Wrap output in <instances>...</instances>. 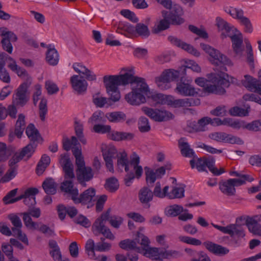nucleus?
<instances>
[{
  "instance_id": "nucleus-1",
  "label": "nucleus",
  "mask_w": 261,
  "mask_h": 261,
  "mask_svg": "<svg viewBox=\"0 0 261 261\" xmlns=\"http://www.w3.org/2000/svg\"><path fill=\"white\" fill-rule=\"evenodd\" d=\"M103 83L107 92L110 96L109 99L113 102L118 101L121 97L118 86L131 85L132 91L126 94L125 98L128 103L133 106L145 103V95L149 91L144 79L127 72L119 75H106L103 77Z\"/></svg>"
},
{
  "instance_id": "nucleus-2",
  "label": "nucleus",
  "mask_w": 261,
  "mask_h": 261,
  "mask_svg": "<svg viewBox=\"0 0 261 261\" xmlns=\"http://www.w3.org/2000/svg\"><path fill=\"white\" fill-rule=\"evenodd\" d=\"M200 46L211 57L210 61L212 64L216 66L215 70L218 72L217 74L221 78L218 81V84L221 87L223 86L228 87L229 86V82L225 79V76H228V75L224 73V71H226L225 65L232 66V63L226 56L210 45L201 43Z\"/></svg>"
},
{
  "instance_id": "nucleus-3",
  "label": "nucleus",
  "mask_w": 261,
  "mask_h": 261,
  "mask_svg": "<svg viewBox=\"0 0 261 261\" xmlns=\"http://www.w3.org/2000/svg\"><path fill=\"white\" fill-rule=\"evenodd\" d=\"M186 65L181 66L179 70H166L158 77H155V82L158 87L162 90L168 89L170 87L169 83L177 80L180 75H185L188 69L193 71L200 72L201 68L194 61L190 60L186 63Z\"/></svg>"
},
{
  "instance_id": "nucleus-4",
  "label": "nucleus",
  "mask_w": 261,
  "mask_h": 261,
  "mask_svg": "<svg viewBox=\"0 0 261 261\" xmlns=\"http://www.w3.org/2000/svg\"><path fill=\"white\" fill-rule=\"evenodd\" d=\"M152 98L158 103L165 104L173 108H187L199 106L200 104L199 99L185 98L175 99L172 95L156 94L152 96Z\"/></svg>"
},
{
  "instance_id": "nucleus-5",
  "label": "nucleus",
  "mask_w": 261,
  "mask_h": 261,
  "mask_svg": "<svg viewBox=\"0 0 261 261\" xmlns=\"http://www.w3.org/2000/svg\"><path fill=\"white\" fill-rule=\"evenodd\" d=\"M245 220H246V218L240 217L236 219L235 224H229L225 227L214 223H212V225L222 232L229 234L232 238L236 237L237 240L236 241V243L238 244V241L245 236L244 228V226L246 225V223L244 222Z\"/></svg>"
},
{
  "instance_id": "nucleus-6",
  "label": "nucleus",
  "mask_w": 261,
  "mask_h": 261,
  "mask_svg": "<svg viewBox=\"0 0 261 261\" xmlns=\"http://www.w3.org/2000/svg\"><path fill=\"white\" fill-rule=\"evenodd\" d=\"M190 164L192 169L196 168L199 172L206 171V168L207 167L209 170L216 176H218L225 172L223 168L219 170L215 167V160L212 156L208 158L203 157L197 158L196 160L193 159L190 160Z\"/></svg>"
},
{
  "instance_id": "nucleus-7",
  "label": "nucleus",
  "mask_w": 261,
  "mask_h": 261,
  "mask_svg": "<svg viewBox=\"0 0 261 261\" xmlns=\"http://www.w3.org/2000/svg\"><path fill=\"white\" fill-rule=\"evenodd\" d=\"M110 210L109 209L106 212L101 214V216L98 218L92 226V230L95 236L102 234L105 238L113 240L115 236L112 233L110 229L106 226L105 224L110 217Z\"/></svg>"
},
{
  "instance_id": "nucleus-8",
  "label": "nucleus",
  "mask_w": 261,
  "mask_h": 261,
  "mask_svg": "<svg viewBox=\"0 0 261 261\" xmlns=\"http://www.w3.org/2000/svg\"><path fill=\"white\" fill-rule=\"evenodd\" d=\"M30 83H22L16 90L15 94L13 97V104L23 107L27 104L30 99V94L28 88L31 86Z\"/></svg>"
},
{
  "instance_id": "nucleus-9",
  "label": "nucleus",
  "mask_w": 261,
  "mask_h": 261,
  "mask_svg": "<svg viewBox=\"0 0 261 261\" xmlns=\"http://www.w3.org/2000/svg\"><path fill=\"white\" fill-rule=\"evenodd\" d=\"M180 81L176 84L175 92L183 96H194L197 94L195 88L192 85V81L186 79L184 75H180Z\"/></svg>"
},
{
  "instance_id": "nucleus-10",
  "label": "nucleus",
  "mask_w": 261,
  "mask_h": 261,
  "mask_svg": "<svg viewBox=\"0 0 261 261\" xmlns=\"http://www.w3.org/2000/svg\"><path fill=\"white\" fill-rule=\"evenodd\" d=\"M142 109L145 115L155 121H165L174 117L172 113L166 110H161L148 107H143Z\"/></svg>"
},
{
  "instance_id": "nucleus-11",
  "label": "nucleus",
  "mask_w": 261,
  "mask_h": 261,
  "mask_svg": "<svg viewBox=\"0 0 261 261\" xmlns=\"http://www.w3.org/2000/svg\"><path fill=\"white\" fill-rule=\"evenodd\" d=\"M95 195V190L94 188H90L83 192L78 197L75 196L73 198V201L75 203H81L83 204H88V208L94 205L93 198Z\"/></svg>"
},
{
  "instance_id": "nucleus-12",
  "label": "nucleus",
  "mask_w": 261,
  "mask_h": 261,
  "mask_svg": "<svg viewBox=\"0 0 261 261\" xmlns=\"http://www.w3.org/2000/svg\"><path fill=\"white\" fill-rule=\"evenodd\" d=\"M168 40L173 45L186 50L189 54L194 55L195 57H199L200 53L193 46L182 41L180 39L173 36L168 37Z\"/></svg>"
},
{
  "instance_id": "nucleus-13",
  "label": "nucleus",
  "mask_w": 261,
  "mask_h": 261,
  "mask_svg": "<svg viewBox=\"0 0 261 261\" xmlns=\"http://www.w3.org/2000/svg\"><path fill=\"white\" fill-rule=\"evenodd\" d=\"M224 37H229L231 38L232 43V47L234 52L238 55L242 54L243 49L242 45L243 44V35L239 31H234L228 34H222Z\"/></svg>"
},
{
  "instance_id": "nucleus-14",
  "label": "nucleus",
  "mask_w": 261,
  "mask_h": 261,
  "mask_svg": "<svg viewBox=\"0 0 261 261\" xmlns=\"http://www.w3.org/2000/svg\"><path fill=\"white\" fill-rule=\"evenodd\" d=\"M76 173L77 180L83 187H86V182L91 180L94 177L93 171L90 167L76 169Z\"/></svg>"
},
{
  "instance_id": "nucleus-15",
  "label": "nucleus",
  "mask_w": 261,
  "mask_h": 261,
  "mask_svg": "<svg viewBox=\"0 0 261 261\" xmlns=\"http://www.w3.org/2000/svg\"><path fill=\"white\" fill-rule=\"evenodd\" d=\"M242 84L249 90L253 91L261 95V81L249 75H245Z\"/></svg>"
},
{
  "instance_id": "nucleus-16",
  "label": "nucleus",
  "mask_w": 261,
  "mask_h": 261,
  "mask_svg": "<svg viewBox=\"0 0 261 261\" xmlns=\"http://www.w3.org/2000/svg\"><path fill=\"white\" fill-rule=\"evenodd\" d=\"M70 83L73 90L78 94L85 92L87 90L88 84L83 76L73 75L70 77Z\"/></svg>"
},
{
  "instance_id": "nucleus-17",
  "label": "nucleus",
  "mask_w": 261,
  "mask_h": 261,
  "mask_svg": "<svg viewBox=\"0 0 261 261\" xmlns=\"http://www.w3.org/2000/svg\"><path fill=\"white\" fill-rule=\"evenodd\" d=\"M118 154L116 148L114 146L108 147L103 152L106 167L110 172H114L113 159L117 158Z\"/></svg>"
},
{
  "instance_id": "nucleus-18",
  "label": "nucleus",
  "mask_w": 261,
  "mask_h": 261,
  "mask_svg": "<svg viewBox=\"0 0 261 261\" xmlns=\"http://www.w3.org/2000/svg\"><path fill=\"white\" fill-rule=\"evenodd\" d=\"M203 245L207 250L215 255H224L227 254L229 251V249L226 247L211 241L204 242Z\"/></svg>"
},
{
  "instance_id": "nucleus-19",
  "label": "nucleus",
  "mask_w": 261,
  "mask_h": 261,
  "mask_svg": "<svg viewBox=\"0 0 261 261\" xmlns=\"http://www.w3.org/2000/svg\"><path fill=\"white\" fill-rule=\"evenodd\" d=\"M8 66L11 70L15 72L18 76L25 81L23 83L30 82V84H32V79L25 69L18 66L16 63L14 62V63L9 64Z\"/></svg>"
},
{
  "instance_id": "nucleus-20",
  "label": "nucleus",
  "mask_w": 261,
  "mask_h": 261,
  "mask_svg": "<svg viewBox=\"0 0 261 261\" xmlns=\"http://www.w3.org/2000/svg\"><path fill=\"white\" fill-rule=\"evenodd\" d=\"M25 134L30 140V143L37 144L38 145L42 137L38 131L33 123H30L26 127Z\"/></svg>"
},
{
  "instance_id": "nucleus-21",
  "label": "nucleus",
  "mask_w": 261,
  "mask_h": 261,
  "mask_svg": "<svg viewBox=\"0 0 261 261\" xmlns=\"http://www.w3.org/2000/svg\"><path fill=\"white\" fill-rule=\"evenodd\" d=\"M72 67L74 70L80 74L85 75V78L88 81H95L96 79V75L86 66L81 63H74Z\"/></svg>"
},
{
  "instance_id": "nucleus-22",
  "label": "nucleus",
  "mask_w": 261,
  "mask_h": 261,
  "mask_svg": "<svg viewBox=\"0 0 261 261\" xmlns=\"http://www.w3.org/2000/svg\"><path fill=\"white\" fill-rule=\"evenodd\" d=\"M39 193V190L36 188H30L25 190V196L23 200L24 203L29 208L34 206L36 203L35 195Z\"/></svg>"
},
{
  "instance_id": "nucleus-23",
  "label": "nucleus",
  "mask_w": 261,
  "mask_h": 261,
  "mask_svg": "<svg viewBox=\"0 0 261 261\" xmlns=\"http://www.w3.org/2000/svg\"><path fill=\"white\" fill-rule=\"evenodd\" d=\"M47 50L46 53V62L52 66L57 65L59 62V56L57 50L52 47L51 44L47 47Z\"/></svg>"
},
{
  "instance_id": "nucleus-24",
  "label": "nucleus",
  "mask_w": 261,
  "mask_h": 261,
  "mask_svg": "<svg viewBox=\"0 0 261 261\" xmlns=\"http://www.w3.org/2000/svg\"><path fill=\"white\" fill-rule=\"evenodd\" d=\"M153 194L152 191L148 187H144L141 188L139 193V199L143 204H147L149 207V202L152 201Z\"/></svg>"
},
{
  "instance_id": "nucleus-25",
  "label": "nucleus",
  "mask_w": 261,
  "mask_h": 261,
  "mask_svg": "<svg viewBox=\"0 0 261 261\" xmlns=\"http://www.w3.org/2000/svg\"><path fill=\"white\" fill-rule=\"evenodd\" d=\"M246 225L247 226L249 231L254 235L261 236V224L255 220V219L251 217H247L245 220Z\"/></svg>"
},
{
  "instance_id": "nucleus-26",
  "label": "nucleus",
  "mask_w": 261,
  "mask_h": 261,
  "mask_svg": "<svg viewBox=\"0 0 261 261\" xmlns=\"http://www.w3.org/2000/svg\"><path fill=\"white\" fill-rule=\"evenodd\" d=\"M216 22L219 30L223 32L221 34L223 38H224V35H222L223 33L228 34L234 31H237L236 28L230 26L228 23L220 17H218L216 18Z\"/></svg>"
},
{
  "instance_id": "nucleus-27",
  "label": "nucleus",
  "mask_w": 261,
  "mask_h": 261,
  "mask_svg": "<svg viewBox=\"0 0 261 261\" xmlns=\"http://www.w3.org/2000/svg\"><path fill=\"white\" fill-rule=\"evenodd\" d=\"M72 179H66L61 184V189L62 191L69 194L71 196V199L75 196H78L79 191L76 188H73Z\"/></svg>"
},
{
  "instance_id": "nucleus-28",
  "label": "nucleus",
  "mask_w": 261,
  "mask_h": 261,
  "mask_svg": "<svg viewBox=\"0 0 261 261\" xmlns=\"http://www.w3.org/2000/svg\"><path fill=\"white\" fill-rule=\"evenodd\" d=\"M184 138H181L178 141L179 147L180 149L181 154L187 158H196L194 150L190 148L189 144L184 142Z\"/></svg>"
},
{
  "instance_id": "nucleus-29",
  "label": "nucleus",
  "mask_w": 261,
  "mask_h": 261,
  "mask_svg": "<svg viewBox=\"0 0 261 261\" xmlns=\"http://www.w3.org/2000/svg\"><path fill=\"white\" fill-rule=\"evenodd\" d=\"M42 187L47 195H54L57 192V184L52 178H46L43 182Z\"/></svg>"
},
{
  "instance_id": "nucleus-30",
  "label": "nucleus",
  "mask_w": 261,
  "mask_h": 261,
  "mask_svg": "<svg viewBox=\"0 0 261 261\" xmlns=\"http://www.w3.org/2000/svg\"><path fill=\"white\" fill-rule=\"evenodd\" d=\"M219 189L224 194L227 196H233L236 193V189L234 188L229 179L222 181L219 182Z\"/></svg>"
},
{
  "instance_id": "nucleus-31",
  "label": "nucleus",
  "mask_w": 261,
  "mask_h": 261,
  "mask_svg": "<svg viewBox=\"0 0 261 261\" xmlns=\"http://www.w3.org/2000/svg\"><path fill=\"white\" fill-rule=\"evenodd\" d=\"M25 116L23 114L18 115V119L15 125V133L16 136L20 138L22 137L23 131L25 129Z\"/></svg>"
},
{
  "instance_id": "nucleus-32",
  "label": "nucleus",
  "mask_w": 261,
  "mask_h": 261,
  "mask_svg": "<svg viewBox=\"0 0 261 261\" xmlns=\"http://www.w3.org/2000/svg\"><path fill=\"white\" fill-rule=\"evenodd\" d=\"M162 15L164 18H167L170 23L173 25H180L185 22V19L182 17V16L168 13V12L166 10L162 11Z\"/></svg>"
},
{
  "instance_id": "nucleus-33",
  "label": "nucleus",
  "mask_w": 261,
  "mask_h": 261,
  "mask_svg": "<svg viewBox=\"0 0 261 261\" xmlns=\"http://www.w3.org/2000/svg\"><path fill=\"white\" fill-rule=\"evenodd\" d=\"M106 117L111 122L119 123L125 120L126 115L122 112H113L107 113Z\"/></svg>"
},
{
  "instance_id": "nucleus-34",
  "label": "nucleus",
  "mask_w": 261,
  "mask_h": 261,
  "mask_svg": "<svg viewBox=\"0 0 261 261\" xmlns=\"http://www.w3.org/2000/svg\"><path fill=\"white\" fill-rule=\"evenodd\" d=\"M135 32L142 38H147L150 35L147 25L143 23H138L135 27Z\"/></svg>"
},
{
  "instance_id": "nucleus-35",
  "label": "nucleus",
  "mask_w": 261,
  "mask_h": 261,
  "mask_svg": "<svg viewBox=\"0 0 261 261\" xmlns=\"http://www.w3.org/2000/svg\"><path fill=\"white\" fill-rule=\"evenodd\" d=\"M8 218L13 226L11 229L14 233H15L17 230L21 229L22 223L20 218L16 214H10L8 215Z\"/></svg>"
},
{
  "instance_id": "nucleus-36",
  "label": "nucleus",
  "mask_w": 261,
  "mask_h": 261,
  "mask_svg": "<svg viewBox=\"0 0 261 261\" xmlns=\"http://www.w3.org/2000/svg\"><path fill=\"white\" fill-rule=\"evenodd\" d=\"M183 212H188V210H184L182 206L177 204L170 205L166 210V215L170 217H176Z\"/></svg>"
},
{
  "instance_id": "nucleus-37",
  "label": "nucleus",
  "mask_w": 261,
  "mask_h": 261,
  "mask_svg": "<svg viewBox=\"0 0 261 261\" xmlns=\"http://www.w3.org/2000/svg\"><path fill=\"white\" fill-rule=\"evenodd\" d=\"M104 113L99 110L95 112L89 118L88 122L91 124H97L106 122V120L103 118Z\"/></svg>"
},
{
  "instance_id": "nucleus-38",
  "label": "nucleus",
  "mask_w": 261,
  "mask_h": 261,
  "mask_svg": "<svg viewBox=\"0 0 261 261\" xmlns=\"http://www.w3.org/2000/svg\"><path fill=\"white\" fill-rule=\"evenodd\" d=\"M20 215L22 216L23 223L27 228L29 229H37L38 228V223L32 220V217L25 212L21 213Z\"/></svg>"
},
{
  "instance_id": "nucleus-39",
  "label": "nucleus",
  "mask_w": 261,
  "mask_h": 261,
  "mask_svg": "<svg viewBox=\"0 0 261 261\" xmlns=\"http://www.w3.org/2000/svg\"><path fill=\"white\" fill-rule=\"evenodd\" d=\"M37 146V144L30 143L27 146L23 147L21 150L18 152V153L22 159L25 156H27V158L29 159L32 156V154L35 152Z\"/></svg>"
},
{
  "instance_id": "nucleus-40",
  "label": "nucleus",
  "mask_w": 261,
  "mask_h": 261,
  "mask_svg": "<svg viewBox=\"0 0 261 261\" xmlns=\"http://www.w3.org/2000/svg\"><path fill=\"white\" fill-rule=\"evenodd\" d=\"M181 256V253L175 250H167L162 249L161 250V257L163 259H171Z\"/></svg>"
},
{
  "instance_id": "nucleus-41",
  "label": "nucleus",
  "mask_w": 261,
  "mask_h": 261,
  "mask_svg": "<svg viewBox=\"0 0 261 261\" xmlns=\"http://www.w3.org/2000/svg\"><path fill=\"white\" fill-rule=\"evenodd\" d=\"M259 125L258 120H254L250 123L240 120V129L242 128L249 131L257 132L259 131Z\"/></svg>"
},
{
  "instance_id": "nucleus-42",
  "label": "nucleus",
  "mask_w": 261,
  "mask_h": 261,
  "mask_svg": "<svg viewBox=\"0 0 261 261\" xmlns=\"http://www.w3.org/2000/svg\"><path fill=\"white\" fill-rule=\"evenodd\" d=\"M119 187L117 179L114 177L108 178L105 184V188L111 192H114L117 191Z\"/></svg>"
},
{
  "instance_id": "nucleus-43",
  "label": "nucleus",
  "mask_w": 261,
  "mask_h": 261,
  "mask_svg": "<svg viewBox=\"0 0 261 261\" xmlns=\"http://www.w3.org/2000/svg\"><path fill=\"white\" fill-rule=\"evenodd\" d=\"M83 124L80 121H75L74 129L75 134L80 142L83 144H86L87 140L83 134Z\"/></svg>"
},
{
  "instance_id": "nucleus-44",
  "label": "nucleus",
  "mask_w": 261,
  "mask_h": 261,
  "mask_svg": "<svg viewBox=\"0 0 261 261\" xmlns=\"http://www.w3.org/2000/svg\"><path fill=\"white\" fill-rule=\"evenodd\" d=\"M204 91L208 93H214L218 95H223L226 92L225 89L220 86L215 85H207L204 88Z\"/></svg>"
},
{
  "instance_id": "nucleus-45",
  "label": "nucleus",
  "mask_w": 261,
  "mask_h": 261,
  "mask_svg": "<svg viewBox=\"0 0 261 261\" xmlns=\"http://www.w3.org/2000/svg\"><path fill=\"white\" fill-rule=\"evenodd\" d=\"M138 129L141 133H146L150 131V125L148 119L145 117H141L138 122Z\"/></svg>"
},
{
  "instance_id": "nucleus-46",
  "label": "nucleus",
  "mask_w": 261,
  "mask_h": 261,
  "mask_svg": "<svg viewBox=\"0 0 261 261\" xmlns=\"http://www.w3.org/2000/svg\"><path fill=\"white\" fill-rule=\"evenodd\" d=\"M144 170L146 175V181L148 186H152L158 179L154 171L148 167H145Z\"/></svg>"
},
{
  "instance_id": "nucleus-47",
  "label": "nucleus",
  "mask_w": 261,
  "mask_h": 261,
  "mask_svg": "<svg viewBox=\"0 0 261 261\" xmlns=\"http://www.w3.org/2000/svg\"><path fill=\"white\" fill-rule=\"evenodd\" d=\"M16 41H13L11 38H3L1 41L3 49L9 54H11L13 49L11 42H15Z\"/></svg>"
},
{
  "instance_id": "nucleus-48",
  "label": "nucleus",
  "mask_w": 261,
  "mask_h": 261,
  "mask_svg": "<svg viewBox=\"0 0 261 261\" xmlns=\"http://www.w3.org/2000/svg\"><path fill=\"white\" fill-rule=\"evenodd\" d=\"M95 245L92 239H89L85 244V250L87 252L89 256H91V258L93 259H97L95 256L94 250Z\"/></svg>"
},
{
  "instance_id": "nucleus-49",
  "label": "nucleus",
  "mask_w": 261,
  "mask_h": 261,
  "mask_svg": "<svg viewBox=\"0 0 261 261\" xmlns=\"http://www.w3.org/2000/svg\"><path fill=\"white\" fill-rule=\"evenodd\" d=\"M211 118L208 117H203L199 119L197 123L195 125V129L196 132H203L205 130L206 126L210 124Z\"/></svg>"
},
{
  "instance_id": "nucleus-50",
  "label": "nucleus",
  "mask_w": 261,
  "mask_h": 261,
  "mask_svg": "<svg viewBox=\"0 0 261 261\" xmlns=\"http://www.w3.org/2000/svg\"><path fill=\"white\" fill-rule=\"evenodd\" d=\"M170 21L167 18H164L160 21L156 26H154L153 33L157 34L160 32L168 29L170 27Z\"/></svg>"
},
{
  "instance_id": "nucleus-51",
  "label": "nucleus",
  "mask_w": 261,
  "mask_h": 261,
  "mask_svg": "<svg viewBox=\"0 0 261 261\" xmlns=\"http://www.w3.org/2000/svg\"><path fill=\"white\" fill-rule=\"evenodd\" d=\"M119 245L121 248L124 250L138 249L136 240H124L121 241Z\"/></svg>"
},
{
  "instance_id": "nucleus-52",
  "label": "nucleus",
  "mask_w": 261,
  "mask_h": 261,
  "mask_svg": "<svg viewBox=\"0 0 261 261\" xmlns=\"http://www.w3.org/2000/svg\"><path fill=\"white\" fill-rule=\"evenodd\" d=\"M240 120L231 118H224L222 120V125H226L235 129H240Z\"/></svg>"
},
{
  "instance_id": "nucleus-53",
  "label": "nucleus",
  "mask_w": 261,
  "mask_h": 261,
  "mask_svg": "<svg viewBox=\"0 0 261 261\" xmlns=\"http://www.w3.org/2000/svg\"><path fill=\"white\" fill-rule=\"evenodd\" d=\"M229 113L232 116H246L248 115L249 111L239 107H234L229 110Z\"/></svg>"
},
{
  "instance_id": "nucleus-54",
  "label": "nucleus",
  "mask_w": 261,
  "mask_h": 261,
  "mask_svg": "<svg viewBox=\"0 0 261 261\" xmlns=\"http://www.w3.org/2000/svg\"><path fill=\"white\" fill-rule=\"evenodd\" d=\"M225 11L231 16L233 18L239 19L244 15L243 11L241 9L230 7L226 8Z\"/></svg>"
},
{
  "instance_id": "nucleus-55",
  "label": "nucleus",
  "mask_w": 261,
  "mask_h": 261,
  "mask_svg": "<svg viewBox=\"0 0 261 261\" xmlns=\"http://www.w3.org/2000/svg\"><path fill=\"white\" fill-rule=\"evenodd\" d=\"M117 158V166L119 169L123 168L126 164L129 163L127 154L124 151L119 153Z\"/></svg>"
},
{
  "instance_id": "nucleus-56",
  "label": "nucleus",
  "mask_w": 261,
  "mask_h": 261,
  "mask_svg": "<svg viewBox=\"0 0 261 261\" xmlns=\"http://www.w3.org/2000/svg\"><path fill=\"white\" fill-rule=\"evenodd\" d=\"M45 88L49 95L56 94L59 91L58 86L51 80H47L45 82Z\"/></svg>"
},
{
  "instance_id": "nucleus-57",
  "label": "nucleus",
  "mask_w": 261,
  "mask_h": 261,
  "mask_svg": "<svg viewBox=\"0 0 261 261\" xmlns=\"http://www.w3.org/2000/svg\"><path fill=\"white\" fill-rule=\"evenodd\" d=\"M178 240L180 242L194 246H199L202 244L200 240L188 236H180L178 237Z\"/></svg>"
},
{
  "instance_id": "nucleus-58",
  "label": "nucleus",
  "mask_w": 261,
  "mask_h": 261,
  "mask_svg": "<svg viewBox=\"0 0 261 261\" xmlns=\"http://www.w3.org/2000/svg\"><path fill=\"white\" fill-rule=\"evenodd\" d=\"M47 99L42 98L39 103V116L42 121H44L45 119V115L47 112Z\"/></svg>"
},
{
  "instance_id": "nucleus-59",
  "label": "nucleus",
  "mask_w": 261,
  "mask_h": 261,
  "mask_svg": "<svg viewBox=\"0 0 261 261\" xmlns=\"http://www.w3.org/2000/svg\"><path fill=\"white\" fill-rule=\"evenodd\" d=\"M111 130V127L109 125L97 124H95L93 127V131L98 134H109Z\"/></svg>"
},
{
  "instance_id": "nucleus-60",
  "label": "nucleus",
  "mask_w": 261,
  "mask_h": 261,
  "mask_svg": "<svg viewBox=\"0 0 261 261\" xmlns=\"http://www.w3.org/2000/svg\"><path fill=\"white\" fill-rule=\"evenodd\" d=\"M93 102L97 107L102 108L107 103L108 99L100 96L99 93H97L93 96Z\"/></svg>"
},
{
  "instance_id": "nucleus-61",
  "label": "nucleus",
  "mask_w": 261,
  "mask_h": 261,
  "mask_svg": "<svg viewBox=\"0 0 261 261\" xmlns=\"http://www.w3.org/2000/svg\"><path fill=\"white\" fill-rule=\"evenodd\" d=\"M17 191L18 189L16 188L9 192L3 198L4 203L6 205L14 203V202L12 201L14 199V197L16 195Z\"/></svg>"
},
{
  "instance_id": "nucleus-62",
  "label": "nucleus",
  "mask_w": 261,
  "mask_h": 261,
  "mask_svg": "<svg viewBox=\"0 0 261 261\" xmlns=\"http://www.w3.org/2000/svg\"><path fill=\"white\" fill-rule=\"evenodd\" d=\"M184 192L183 188L174 187L169 194V197L170 199L181 198L184 196Z\"/></svg>"
},
{
  "instance_id": "nucleus-63",
  "label": "nucleus",
  "mask_w": 261,
  "mask_h": 261,
  "mask_svg": "<svg viewBox=\"0 0 261 261\" xmlns=\"http://www.w3.org/2000/svg\"><path fill=\"white\" fill-rule=\"evenodd\" d=\"M0 36L3 38H11L13 41H17L18 38L13 32L8 31L5 27L0 28Z\"/></svg>"
},
{
  "instance_id": "nucleus-64",
  "label": "nucleus",
  "mask_w": 261,
  "mask_h": 261,
  "mask_svg": "<svg viewBox=\"0 0 261 261\" xmlns=\"http://www.w3.org/2000/svg\"><path fill=\"white\" fill-rule=\"evenodd\" d=\"M17 174L16 167H10L2 178L3 182H8L14 178Z\"/></svg>"
}]
</instances>
